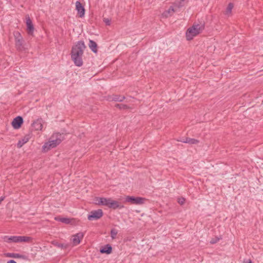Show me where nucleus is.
I'll return each instance as SVG.
<instances>
[{
  "label": "nucleus",
  "instance_id": "nucleus-1",
  "mask_svg": "<svg viewBox=\"0 0 263 263\" xmlns=\"http://www.w3.org/2000/svg\"><path fill=\"white\" fill-rule=\"evenodd\" d=\"M85 48L86 46L82 41L77 42L72 47L71 51V59L74 64L78 67L83 65L82 57Z\"/></svg>",
  "mask_w": 263,
  "mask_h": 263
},
{
  "label": "nucleus",
  "instance_id": "nucleus-2",
  "mask_svg": "<svg viewBox=\"0 0 263 263\" xmlns=\"http://www.w3.org/2000/svg\"><path fill=\"white\" fill-rule=\"evenodd\" d=\"M63 137L61 134L59 133L54 134L49 139L48 142L45 143L43 146L44 151L48 150L56 147L62 141Z\"/></svg>",
  "mask_w": 263,
  "mask_h": 263
},
{
  "label": "nucleus",
  "instance_id": "nucleus-3",
  "mask_svg": "<svg viewBox=\"0 0 263 263\" xmlns=\"http://www.w3.org/2000/svg\"><path fill=\"white\" fill-rule=\"evenodd\" d=\"M204 26L203 24H194L189 28L186 32V37L187 40H191L193 37L199 34L204 29Z\"/></svg>",
  "mask_w": 263,
  "mask_h": 263
},
{
  "label": "nucleus",
  "instance_id": "nucleus-4",
  "mask_svg": "<svg viewBox=\"0 0 263 263\" xmlns=\"http://www.w3.org/2000/svg\"><path fill=\"white\" fill-rule=\"evenodd\" d=\"M15 45L16 49L20 51H24L28 49L23 39V36L18 31H14L13 33Z\"/></svg>",
  "mask_w": 263,
  "mask_h": 263
},
{
  "label": "nucleus",
  "instance_id": "nucleus-5",
  "mask_svg": "<svg viewBox=\"0 0 263 263\" xmlns=\"http://www.w3.org/2000/svg\"><path fill=\"white\" fill-rule=\"evenodd\" d=\"M145 199L140 197H134L127 196L125 197V201L133 204L140 205L144 203Z\"/></svg>",
  "mask_w": 263,
  "mask_h": 263
},
{
  "label": "nucleus",
  "instance_id": "nucleus-6",
  "mask_svg": "<svg viewBox=\"0 0 263 263\" xmlns=\"http://www.w3.org/2000/svg\"><path fill=\"white\" fill-rule=\"evenodd\" d=\"M103 216V211L101 209L92 211L88 216L89 220H97Z\"/></svg>",
  "mask_w": 263,
  "mask_h": 263
},
{
  "label": "nucleus",
  "instance_id": "nucleus-7",
  "mask_svg": "<svg viewBox=\"0 0 263 263\" xmlns=\"http://www.w3.org/2000/svg\"><path fill=\"white\" fill-rule=\"evenodd\" d=\"M26 26H27V32L28 34L30 35H33V32L34 30V28L33 25L32 24V21L29 17V15H27L26 16Z\"/></svg>",
  "mask_w": 263,
  "mask_h": 263
},
{
  "label": "nucleus",
  "instance_id": "nucleus-8",
  "mask_svg": "<svg viewBox=\"0 0 263 263\" xmlns=\"http://www.w3.org/2000/svg\"><path fill=\"white\" fill-rule=\"evenodd\" d=\"M23 119L22 117L18 116L15 118L12 122V125L14 129H18L23 124Z\"/></svg>",
  "mask_w": 263,
  "mask_h": 263
},
{
  "label": "nucleus",
  "instance_id": "nucleus-9",
  "mask_svg": "<svg viewBox=\"0 0 263 263\" xmlns=\"http://www.w3.org/2000/svg\"><path fill=\"white\" fill-rule=\"evenodd\" d=\"M76 10L78 11V14L80 17H83L85 14V9L82 4L79 1L76 3Z\"/></svg>",
  "mask_w": 263,
  "mask_h": 263
},
{
  "label": "nucleus",
  "instance_id": "nucleus-10",
  "mask_svg": "<svg viewBox=\"0 0 263 263\" xmlns=\"http://www.w3.org/2000/svg\"><path fill=\"white\" fill-rule=\"evenodd\" d=\"M177 8L175 7V5L173 6H171L169 9L167 10H165L162 14V15L163 17H168L173 15V14L177 11Z\"/></svg>",
  "mask_w": 263,
  "mask_h": 263
},
{
  "label": "nucleus",
  "instance_id": "nucleus-11",
  "mask_svg": "<svg viewBox=\"0 0 263 263\" xmlns=\"http://www.w3.org/2000/svg\"><path fill=\"white\" fill-rule=\"evenodd\" d=\"M83 237V234L82 233H79L72 236L71 239L73 245L74 246L78 245L81 242V240Z\"/></svg>",
  "mask_w": 263,
  "mask_h": 263
},
{
  "label": "nucleus",
  "instance_id": "nucleus-12",
  "mask_svg": "<svg viewBox=\"0 0 263 263\" xmlns=\"http://www.w3.org/2000/svg\"><path fill=\"white\" fill-rule=\"evenodd\" d=\"M110 198H97L96 201L98 202V204H101L102 205H105L109 207V202Z\"/></svg>",
  "mask_w": 263,
  "mask_h": 263
},
{
  "label": "nucleus",
  "instance_id": "nucleus-13",
  "mask_svg": "<svg viewBox=\"0 0 263 263\" xmlns=\"http://www.w3.org/2000/svg\"><path fill=\"white\" fill-rule=\"evenodd\" d=\"M6 256L14 258H21L24 260H26L27 258V256L25 255L14 253H7L6 254Z\"/></svg>",
  "mask_w": 263,
  "mask_h": 263
},
{
  "label": "nucleus",
  "instance_id": "nucleus-14",
  "mask_svg": "<svg viewBox=\"0 0 263 263\" xmlns=\"http://www.w3.org/2000/svg\"><path fill=\"white\" fill-rule=\"evenodd\" d=\"M32 240L31 237L26 236H17V243L18 242H30Z\"/></svg>",
  "mask_w": 263,
  "mask_h": 263
},
{
  "label": "nucleus",
  "instance_id": "nucleus-15",
  "mask_svg": "<svg viewBox=\"0 0 263 263\" xmlns=\"http://www.w3.org/2000/svg\"><path fill=\"white\" fill-rule=\"evenodd\" d=\"M32 127L35 130H42L43 128L42 121L41 119H37L32 124Z\"/></svg>",
  "mask_w": 263,
  "mask_h": 263
},
{
  "label": "nucleus",
  "instance_id": "nucleus-16",
  "mask_svg": "<svg viewBox=\"0 0 263 263\" xmlns=\"http://www.w3.org/2000/svg\"><path fill=\"white\" fill-rule=\"evenodd\" d=\"M3 240L7 243H17V236H5L3 237Z\"/></svg>",
  "mask_w": 263,
  "mask_h": 263
},
{
  "label": "nucleus",
  "instance_id": "nucleus-17",
  "mask_svg": "<svg viewBox=\"0 0 263 263\" xmlns=\"http://www.w3.org/2000/svg\"><path fill=\"white\" fill-rule=\"evenodd\" d=\"M54 219L57 221H61V222L66 223V224L71 223L72 221L73 220V219H70V218H65V217H55Z\"/></svg>",
  "mask_w": 263,
  "mask_h": 263
},
{
  "label": "nucleus",
  "instance_id": "nucleus-18",
  "mask_svg": "<svg viewBox=\"0 0 263 263\" xmlns=\"http://www.w3.org/2000/svg\"><path fill=\"white\" fill-rule=\"evenodd\" d=\"M30 139V136L26 135L24 138H23L21 140H20L17 143V147L21 148L23 146V145L26 143Z\"/></svg>",
  "mask_w": 263,
  "mask_h": 263
},
{
  "label": "nucleus",
  "instance_id": "nucleus-19",
  "mask_svg": "<svg viewBox=\"0 0 263 263\" xmlns=\"http://www.w3.org/2000/svg\"><path fill=\"white\" fill-rule=\"evenodd\" d=\"M89 47L90 49L95 53H97V43L92 41L90 40L88 44Z\"/></svg>",
  "mask_w": 263,
  "mask_h": 263
},
{
  "label": "nucleus",
  "instance_id": "nucleus-20",
  "mask_svg": "<svg viewBox=\"0 0 263 263\" xmlns=\"http://www.w3.org/2000/svg\"><path fill=\"white\" fill-rule=\"evenodd\" d=\"M112 251V247L109 245H106L103 248L100 249L101 253L110 254Z\"/></svg>",
  "mask_w": 263,
  "mask_h": 263
},
{
  "label": "nucleus",
  "instance_id": "nucleus-21",
  "mask_svg": "<svg viewBox=\"0 0 263 263\" xmlns=\"http://www.w3.org/2000/svg\"><path fill=\"white\" fill-rule=\"evenodd\" d=\"M183 143H189L190 144H196L199 143V141L190 138H186L185 140L181 141Z\"/></svg>",
  "mask_w": 263,
  "mask_h": 263
},
{
  "label": "nucleus",
  "instance_id": "nucleus-22",
  "mask_svg": "<svg viewBox=\"0 0 263 263\" xmlns=\"http://www.w3.org/2000/svg\"><path fill=\"white\" fill-rule=\"evenodd\" d=\"M119 207V202L117 201L113 200L110 198L108 208L116 209Z\"/></svg>",
  "mask_w": 263,
  "mask_h": 263
},
{
  "label": "nucleus",
  "instance_id": "nucleus-23",
  "mask_svg": "<svg viewBox=\"0 0 263 263\" xmlns=\"http://www.w3.org/2000/svg\"><path fill=\"white\" fill-rule=\"evenodd\" d=\"M187 0H180L178 2L175 3L174 5L177 9L183 6L184 4L187 3Z\"/></svg>",
  "mask_w": 263,
  "mask_h": 263
},
{
  "label": "nucleus",
  "instance_id": "nucleus-24",
  "mask_svg": "<svg viewBox=\"0 0 263 263\" xmlns=\"http://www.w3.org/2000/svg\"><path fill=\"white\" fill-rule=\"evenodd\" d=\"M233 8V4L230 3L228 5V7H227V8L226 9V12H225V14L226 15H229L231 14V11H232V10Z\"/></svg>",
  "mask_w": 263,
  "mask_h": 263
},
{
  "label": "nucleus",
  "instance_id": "nucleus-25",
  "mask_svg": "<svg viewBox=\"0 0 263 263\" xmlns=\"http://www.w3.org/2000/svg\"><path fill=\"white\" fill-rule=\"evenodd\" d=\"M118 230H117L115 229H112L110 231V236L112 239H114L116 238V236L118 234Z\"/></svg>",
  "mask_w": 263,
  "mask_h": 263
},
{
  "label": "nucleus",
  "instance_id": "nucleus-26",
  "mask_svg": "<svg viewBox=\"0 0 263 263\" xmlns=\"http://www.w3.org/2000/svg\"><path fill=\"white\" fill-rule=\"evenodd\" d=\"M125 99V97L124 96H115L113 98H112V100L114 101H119V102H121L124 99Z\"/></svg>",
  "mask_w": 263,
  "mask_h": 263
},
{
  "label": "nucleus",
  "instance_id": "nucleus-27",
  "mask_svg": "<svg viewBox=\"0 0 263 263\" xmlns=\"http://www.w3.org/2000/svg\"><path fill=\"white\" fill-rule=\"evenodd\" d=\"M219 238L218 237H215L212 238V239L210 240V243L211 244H214L217 242L219 240Z\"/></svg>",
  "mask_w": 263,
  "mask_h": 263
},
{
  "label": "nucleus",
  "instance_id": "nucleus-28",
  "mask_svg": "<svg viewBox=\"0 0 263 263\" xmlns=\"http://www.w3.org/2000/svg\"><path fill=\"white\" fill-rule=\"evenodd\" d=\"M185 199L184 198H179L178 199V202L180 205H183L184 203Z\"/></svg>",
  "mask_w": 263,
  "mask_h": 263
},
{
  "label": "nucleus",
  "instance_id": "nucleus-29",
  "mask_svg": "<svg viewBox=\"0 0 263 263\" xmlns=\"http://www.w3.org/2000/svg\"><path fill=\"white\" fill-rule=\"evenodd\" d=\"M116 106L119 107L120 109H124L126 107V106L125 105L119 104H117Z\"/></svg>",
  "mask_w": 263,
  "mask_h": 263
},
{
  "label": "nucleus",
  "instance_id": "nucleus-30",
  "mask_svg": "<svg viewBox=\"0 0 263 263\" xmlns=\"http://www.w3.org/2000/svg\"><path fill=\"white\" fill-rule=\"evenodd\" d=\"M104 21L106 23V25H110V21L108 18H104Z\"/></svg>",
  "mask_w": 263,
  "mask_h": 263
},
{
  "label": "nucleus",
  "instance_id": "nucleus-31",
  "mask_svg": "<svg viewBox=\"0 0 263 263\" xmlns=\"http://www.w3.org/2000/svg\"><path fill=\"white\" fill-rule=\"evenodd\" d=\"M244 262L245 263H252V261L251 259H247L246 260H245Z\"/></svg>",
  "mask_w": 263,
  "mask_h": 263
},
{
  "label": "nucleus",
  "instance_id": "nucleus-32",
  "mask_svg": "<svg viewBox=\"0 0 263 263\" xmlns=\"http://www.w3.org/2000/svg\"><path fill=\"white\" fill-rule=\"evenodd\" d=\"M7 263H16V262L14 260H10L8 261Z\"/></svg>",
  "mask_w": 263,
  "mask_h": 263
},
{
  "label": "nucleus",
  "instance_id": "nucleus-33",
  "mask_svg": "<svg viewBox=\"0 0 263 263\" xmlns=\"http://www.w3.org/2000/svg\"><path fill=\"white\" fill-rule=\"evenodd\" d=\"M4 199H5V197H0V204L4 200Z\"/></svg>",
  "mask_w": 263,
  "mask_h": 263
}]
</instances>
